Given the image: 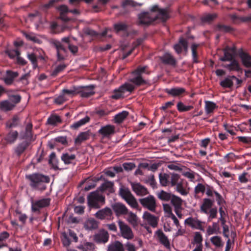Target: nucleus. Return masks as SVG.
Here are the masks:
<instances>
[{"instance_id": "5", "label": "nucleus", "mask_w": 251, "mask_h": 251, "mask_svg": "<svg viewBox=\"0 0 251 251\" xmlns=\"http://www.w3.org/2000/svg\"><path fill=\"white\" fill-rule=\"evenodd\" d=\"M119 195L132 208H138V202L128 188L124 186L121 187L119 191Z\"/></svg>"}, {"instance_id": "30", "label": "nucleus", "mask_w": 251, "mask_h": 251, "mask_svg": "<svg viewBox=\"0 0 251 251\" xmlns=\"http://www.w3.org/2000/svg\"><path fill=\"white\" fill-rule=\"evenodd\" d=\"M128 27V25L124 22H120L113 25V30L117 33L120 32H126Z\"/></svg>"}, {"instance_id": "58", "label": "nucleus", "mask_w": 251, "mask_h": 251, "mask_svg": "<svg viewBox=\"0 0 251 251\" xmlns=\"http://www.w3.org/2000/svg\"><path fill=\"white\" fill-rule=\"evenodd\" d=\"M193 108L194 107L192 105H185L181 101L178 102L177 104V109L180 112L188 111L193 109Z\"/></svg>"}, {"instance_id": "28", "label": "nucleus", "mask_w": 251, "mask_h": 251, "mask_svg": "<svg viewBox=\"0 0 251 251\" xmlns=\"http://www.w3.org/2000/svg\"><path fill=\"white\" fill-rule=\"evenodd\" d=\"M230 63L229 64H226L223 65V66L230 71H241V68H240V65L238 61H237L235 59L230 60Z\"/></svg>"}, {"instance_id": "16", "label": "nucleus", "mask_w": 251, "mask_h": 251, "mask_svg": "<svg viewBox=\"0 0 251 251\" xmlns=\"http://www.w3.org/2000/svg\"><path fill=\"white\" fill-rule=\"evenodd\" d=\"M188 42L183 37H181L179 39L178 43L174 46V49L177 54H180L183 50L185 51L188 50Z\"/></svg>"}, {"instance_id": "33", "label": "nucleus", "mask_w": 251, "mask_h": 251, "mask_svg": "<svg viewBox=\"0 0 251 251\" xmlns=\"http://www.w3.org/2000/svg\"><path fill=\"white\" fill-rule=\"evenodd\" d=\"M99 222L93 218L88 219L85 223L84 226L86 229L89 230H93L98 228L99 226Z\"/></svg>"}, {"instance_id": "14", "label": "nucleus", "mask_w": 251, "mask_h": 251, "mask_svg": "<svg viewBox=\"0 0 251 251\" xmlns=\"http://www.w3.org/2000/svg\"><path fill=\"white\" fill-rule=\"evenodd\" d=\"M27 58L31 62L34 69H35L38 67V59L44 61H46L44 55L42 54L38 55L36 52L28 53L27 54Z\"/></svg>"}, {"instance_id": "1", "label": "nucleus", "mask_w": 251, "mask_h": 251, "mask_svg": "<svg viewBox=\"0 0 251 251\" xmlns=\"http://www.w3.org/2000/svg\"><path fill=\"white\" fill-rule=\"evenodd\" d=\"M29 181L30 186L34 190L43 192L47 189V184L50 181V177L40 173H33L26 176Z\"/></svg>"}, {"instance_id": "12", "label": "nucleus", "mask_w": 251, "mask_h": 251, "mask_svg": "<svg viewBox=\"0 0 251 251\" xmlns=\"http://www.w3.org/2000/svg\"><path fill=\"white\" fill-rule=\"evenodd\" d=\"M204 222H201L196 218L189 217L185 219V224L191 228L199 229L204 231L202 224Z\"/></svg>"}, {"instance_id": "2", "label": "nucleus", "mask_w": 251, "mask_h": 251, "mask_svg": "<svg viewBox=\"0 0 251 251\" xmlns=\"http://www.w3.org/2000/svg\"><path fill=\"white\" fill-rule=\"evenodd\" d=\"M32 127L33 125L31 122L27 123L25 126V132L23 133H21V139H25L26 141L18 144L15 149V153L19 156L25 151L29 145V142L32 140L33 137Z\"/></svg>"}, {"instance_id": "18", "label": "nucleus", "mask_w": 251, "mask_h": 251, "mask_svg": "<svg viewBox=\"0 0 251 251\" xmlns=\"http://www.w3.org/2000/svg\"><path fill=\"white\" fill-rule=\"evenodd\" d=\"M130 185L133 191H134L137 195L144 196L148 194L147 189L140 183L131 182Z\"/></svg>"}, {"instance_id": "29", "label": "nucleus", "mask_w": 251, "mask_h": 251, "mask_svg": "<svg viewBox=\"0 0 251 251\" xmlns=\"http://www.w3.org/2000/svg\"><path fill=\"white\" fill-rule=\"evenodd\" d=\"M61 40L62 42L66 44L68 49L73 54H75L78 52V47L74 45L71 43L69 37H63L61 39Z\"/></svg>"}, {"instance_id": "34", "label": "nucleus", "mask_w": 251, "mask_h": 251, "mask_svg": "<svg viewBox=\"0 0 251 251\" xmlns=\"http://www.w3.org/2000/svg\"><path fill=\"white\" fill-rule=\"evenodd\" d=\"M67 65L65 64H61L56 66L54 69L50 71V76L55 77L60 73L62 72L66 68Z\"/></svg>"}, {"instance_id": "63", "label": "nucleus", "mask_w": 251, "mask_h": 251, "mask_svg": "<svg viewBox=\"0 0 251 251\" xmlns=\"http://www.w3.org/2000/svg\"><path fill=\"white\" fill-rule=\"evenodd\" d=\"M6 53L11 59L16 58L19 55L21 54L20 51L17 49L8 50L6 51Z\"/></svg>"}, {"instance_id": "6", "label": "nucleus", "mask_w": 251, "mask_h": 251, "mask_svg": "<svg viewBox=\"0 0 251 251\" xmlns=\"http://www.w3.org/2000/svg\"><path fill=\"white\" fill-rule=\"evenodd\" d=\"M157 16L151 12L143 11L138 15V25L148 26L156 20Z\"/></svg>"}, {"instance_id": "55", "label": "nucleus", "mask_w": 251, "mask_h": 251, "mask_svg": "<svg viewBox=\"0 0 251 251\" xmlns=\"http://www.w3.org/2000/svg\"><path fill=\"white\" fill-rule=\"evenodd\" d=\"M127 220L133 226H136L138 224V218L136 214L132 212H128Z\"/></svg>"}, {"instance_id": "59", "label": "nucleus", "mask_w": 251, "mask_h": 251, "mask_svg": "<svg viewBox=\"0 0 251 251\" xmlns=\"http://www.w3.org/2000/svg\"><path fill=\"white\" fill-rule=\"evenodd\" d=\"M176 191L179 193L182 196H187L188 194V191H187L184 187L182 180H181L179 183L176 185Z\"/></svg>"}, {"instance_id": "13", "label": "nucleus", "mask_w": 251, "mask_h": 251, "mask_svg": "<svg viewBox=\"0 0 251 251\" xmlns=\"http://www.w3.org/2000/svg\"><path fill=\"white\" fill-rule=\"evenodd\" d=\"M113 211L117 216L127 215L128 209L126 206L121 202H116L111 205Z\"/></svg>"}, {"instance_id": "57", "label": "nucleus", "mask_w": 251, "mask_h": 251, "mask_svg": "<svg viewBox=\"0 0 251 251\" xmlns=\"http://www.w3.org/2000/svg\"><path fill=\"white\" fill-rule=\"evenodd\" d=\"M229 17L232 21L235 24L238 23L240 22H247L251 21V20H245L247 18L250 17V16L246 17H238L235 14H232L230 15Z\"/></svg>"}, {"instance_id": "8", "label": "nucleus", "mask_w": 251, "mask_h": 251, "mask_svg": "<svg viewBox=\"0 0 251 251\" xmlns=\"http://www.w3.org/2000/svg\"><path fill=\"white\" fill-rule=\"evenodd\" d=\"M139 201L143 207L152 212L155 211L156 202V200L153 196L149 195L146 198L140 199Z\"/></svg>"}, {"instance_id": "23", "label": "nucleus", "mask_w": 251, "mask_h": 251, "mask_svg": "<svg viewBox=\"0 0 251 251\" xmlns=\"http://www.w3.org/2000/svg\"><path fill=\"white\" fill-rule=\"evenodd\" d=\"M238 55L244 66L247 68L251 67V55L242 50L239 51Z\"/></svg>"}, {"instance_id": "4", "label": "nucleus", "mask_w": 251, "mask_h": 251, "mask_svg": "<svg viewBox=\"0 0 251 251\" xmlns=\"http://www.w3.org/2000/svg\"><path fill=\"white\" fill-rule=\"evenodd\" d=\"M50 43L51 46L56 50L57 60L62 61L65 60L68 54L66 44L62 42L61 40L59 41L56 39L51 40Z\"/></svg>"}, {"instance_id": "24", "label": "nucleus", "mask_w": 251, "mask_h": 251, "mask_svg": "<svg viewBox=\"0 0 251 251\" xmlns=\"http://www.w3.org/2000/svg\"><path fill=\"white\" fill-rule=\"evenodd\" d=\"M206 194L207 196L210 197H213V194H215L216 197V200L217 202L218 205L219 206H221L223 203H225V201L224 200L221 195L217 191L213 190L210 188H207L206 191Z\"/></svg>"}, {"instance_id": "44", "label": "nucleus", "mask_w": 251, "mask_h": 251, "mask_svg": "<svg viewBox=\"0 0 251 251\" xmlns=\"http://www.w3.org/2000/svg\"><path fill=\"white\" fill-rule=\"evenodd\" d=\"M159 181L161 185L166 186L170 184V174L160 173L159 175Z\"/></svg>"}, {"instance_id": "62", "label": "nucleus", "mask_w": 251, "mask_h": 251, "mask_svg": "<svg viewBox=\"0 0 251 251\" xmlns=\"http://www.w3.org/2000/svg\"><path fill=\"white\" fill-rule=\"evenodd\" d=\"M217 208L216 207H213L208 210V221H210L211 220L216 218L217 216Z\"/></svg>"}, {"instance_id": "32", "label": "nucleus", "mask_w": 251, "mask_h": 251, "mask_svg": "<svg viewBox=\"0 0 251 251\" xmlns=\"http://www.w3.org/2000/svg\"><path fill=\"white\" fill-rule=\"evenodd\" d=\"M161 61L165 64L170 65L172 66H175L176 65V59L169 53L165 54L161 57Z\"/></svg>"}, {"instance_id": "40", "label": "nucleus", "mask_w": 251, "mask_h": 251, "mask_svg": "<svg viewBox=\"0 0 251 251\" xmlns=\"http://www.w3.org/2000/svg\"><path fill=\"white\" fill-rule=\"evenodd\" d=\"M109 251H124L123 245L119 241H115L108 246Z\"/></svg>"}, {"instance_id": "45", "label": "nucleus", "mask_w": 251, "mask_h": 251, "mask_svg": "<svg viewBox=\"0 0 251 251\" xmlns=\"http://www.w3.org/2000/svg\"><path fill=\"white\" fill-rule=\"evenodd\" d=\"M182 180L180 176L176 173L170 174V183L172 186H175Z\"/></svg>"}, {"instance_id": "53", "label": "nucleus", "mask_w": 251, "mask_h": 251, "mask_svg": "<svg viewBox=\"0 0 251 251\" xmlns=\"http://www.w3.org/2000/svg\"><path fill=\"white\" fill-rule=\"evenodd\" d=\"M113 186V182L109 181H106L103 183L99 187H98L97 191H98L99 192L100 191L103 192L106 190L112 188Z\"/></svg>"}, {"instance_id": "50", "label": "nucleus", "mask_w": 251, "mask_h": 251, "mask_svg": "<svg viewBox=\"0 0 251 251\" xmlns=\"http://www.w3.org/2000/svg\"><path fill=\"white\" fill-rule=\"evenodd\" d=\"M171 201L172 204L174 206L175 209H179L180 208L182 202V200L180 198L173 195L171 199Z\"/></svg>"}, {"instance_id": "42", "label": "nucleus", "mask_w": 251, "mask_h": 251, "mask_svg": "<svg viewBox=\"0 0 251 251\" xmlns=\"http://www.w3.org/2000/svg\"><path fill=\"white\" fill-rule=\"evenodd\" d=\"M75 155L70 154L68 153L62 154L61 157V160L64 162L65 164H70L72 163V161L75 159Z\"/></svg>"}, {"instance_id": "43", "label": "nucleus", "mask_w": 251, "mask_h": 251, "mask_svg": "<svg viewBox=\"0 0 251 251\" xmlns=\"http://www.w3.org/2000/svg\"><path fill=\"white\" fill-rule=\"evenodd\" d=\"M58 160L56 158L55 153L53 152L50 155V159L49 163L51 165L52 167L55 170H59V168L58 166Z\"/></svg>"}, {"instance_id": "26", "label": "nucleus", "mask_w": 251, "mask_h": 251, "mask_svg": "<svg viewBox=\"0 0 251 251\" xmlns=\"http://www.w3.org/2000/svg\"><path fill=\"white\" fill-rule=\"evenodd\" d=\"M132 75L133 76L132 78L130 79V81L135 85L139 86L148 83V81L144 79L142 75Z\"/></svg>"}, {"instance_id": "64", "label": "nucleus", "mask_w": 251, "mask_h": 251, "mask_svg": "<svg viewBox=\"0 0 251 251\" xmlns=\"http://www.w3.org/2000/svg\"><path fill=\"white\" fill-rule=\"evenodd\" d=\"M62 93L64 94L75 96L77 95V86H73L70 89H64L62 90Z\"/></svg>"}, {"instance_id": "54", "label": "nucleus", "mask_w": 251, "mask_h": 251, "mask_svg": "<svg viewBox=\"0 0 251 251\" xmlns=\"http://www.w3.org/2000/svg\"><path fill=\"white\" fill-rule=\"evenodd\" d=\"M219 230L218 223H213L212 226H209L207 227L206 233L208 235H210L213 234H217Z\"/></svg>"}, {"instance_id": "36", "label": "nucleus", "mask_w": 251, "mask_h": 251, "mask_svg": "<svg viewBox=\"0 0 251 251\" xmlns=\"http://www.w3.org/2000/svg\"><path fill=\"white\" fill-rule=\"evenodd\" d=\"M199 47V45L195 43L192 44L191 46L192 57L193 62L194 63H198L200 62V61L199 60V55L197 51V50Z\"/></svg>"}, {"instance_id": "61", "label": "nucleus", "mask_w": 251, "mask_h": 251, "mask_svg": "<svg viewBox=\"0 0 251 251\" xmlns=\"http://www.w3.org/2000/svg\"><path fill=\"white\" fill-rule=\"evenodd\" d=\"M95 246L94 243L91 242H86L83 245H80L78 248L82 251H89L95 249Z\"/></svg>"}, {"instance_id": "20", "label": "nucleus", "mask_w": 251, "mask_h": 251, "mask_svg": "<svg viewBox=\"0 0 251 251\" xmlns=\"http://www.w3.org/2000/svg\"><path fill=\"white\" fill-rule=\"evenodd\" d=\"M164 92L168 95L176 97L182 96L186 92V90L182 87H174L171 89L166 88Z\"/></svg>"}, {"instance_id": "37", "label": "nucleus", "mask_w": 251, "mask_h": 251, "mask_svg": "<svg viewBox=\"0 0 251 251\" xmlns=\"http://www.w3.org/2000/svg\"><path fill=\"white\" fill-rule=\"evenodd\" d=\"M205 104V110L207 114L213 113L214 110L218 108L216 104L213 101H206Z\"/></svg>"}, {"instance_id": "9", "label": "nucleus", "mask_w": 251, "mask_h": 251, "mask_svg": "<svg viewBox=\"0 0 251 251\" xmlns=\"http://www.w3.org/2000/svg\"><path fill=\"white\" fill-rule=\"evenodd\" d=\"M94 215L100 220L110 221L113 218L112 210L108 207L98 210Z\"/></svg>"}, {"instance_id": "31", "label": "nucleus", "mask_w": 251, "mask_h": 251, "mask_svg": "<svg viewBox=\"0 0 251 251\" xmlns=\"http://www.w3.org/2000/svg\"><path fill=\"white\" fill-rule=\"evenodd\" d=\"M91 134L90 130L81 132L78 134L75 142V144H81L82 142L88 140Z\"/></svg>"}, {"instance_id": "51", "label": "nucleus", "mask_w": 251, "mask_h": 251, "mask_svg": "<svg viewBox=\"0 0 251 251\" xmlns=\"http://www.w3.org/2000/svg\"><path fill=\"white\" fill-rule=\"evenodd\" d=\"M216 30L218 31L227 33L233 31V28L230 26L222 24H218L216 26Z\"/></svg>"}, {"instance_id": "19", "label": "nucleus", "mask_w": 251, "mask_h": 251, "mask_svg": "<svg viewBox=\"0 0 251 251\" xmlns=\"http://www.w3.org/2000/svg\"><path fill=\"white\" fill-rule=\"evenodd\" d=\"M236 49L235 48L226 47L224 50V55L220 58V60L222 61H230L234 59V54L235 53Z\"/></svg>"}, {"instance_id": "39", "label": "nucleus", "mask_w": 251, "mask_h": 251, "mask_svg": "<svg viewBox=\"0 0 251 251\" xmlns=\"http://www.w3.org/2000/svg\"><path fill=\"white\" fill-rule=\"evenodd\" d=\"M20 118L15 115L10 120H9L6 124V126L7 128H11L15 127L20 125Z\"/></svg>"}, {"instance_id": "15", "label": "nucleus", "mask_w": 251, "mask_h": 251, "mask_svg": "<svg viewBox=\"0 0 251 251\" xmlns=\"http://www.w3.org/2000/svg\"><path fill=\"white\" fill-rule=\"evenodd\" d=\"M109 239V234L107 231L101 230L94 236V240L97 244H105Z\"/></svg>"}, {"instance_id": "25", "label": "nucleus", "mask_w": 251, "mask_h": 251, "mask_svg": "<svg viewBox=\"0 0 251 251\" xmlns=\"http://www.w3.org/2000/svg\"><path fill=\"white\" fill-rule=\"evenodd\" d=\"M156 234L159 238V242L163 245L167 249L170 248V242L167 237L165 235L162 230H158L156 231Z\"/></svg>"}, {"instance_id": "49", "label": "nucleus", "mask_w": 251, "mask_h": 251, "mask_svg": "<svg viewBox=\"0 0 251 251\" xmlns=\"http://www.w3.org/2000/svg\"><path fill=\"white\" fill-rule=\"evenodd\" d=\"M62 120L60 117L59 116L54 115H51L49 118H48L47 120V123L49 125L52 126H56L58 123H61Z\"/></svg>"}, {"instance_id": "46", "label": "nucleus", "mask_w": 251, "mask_h": 251, "mask_svg": "<svg viewBox=\"0 0 251 251\" xmlns=\"http://www.w3.org/2000/svg\"><path fill=\"white\" fill-rule=\"evenodd\" d=\"M212 244L217 248H221L224 246L222 238L219 236H214L210 239Z\"/></svg>"}, {"instance_id": "56", "label": "nucleus", "mask_w": 251, "mask_h": 251, "mask_svg": "<svg viewBox=\"0 0 251 251\" xmlns=\"http://www.w3.org/2000/svg\"><path fill=\"white\" fill-rule=\"evenodd\" d=\"M217 17L216 14H207L203 15L201 20L203 23H210L214 21Z\"/></svg>"}, {"instance_id": "35", "label": "nucleus", "mask_w": 251, "mask_h": 251, "mask_svg": "<svg viewBox=\"0 0 251 251\" xmlns=\"http://www.w3.org/2000/svg\"><path fill=\"white\" fill-rule=\"evenodd\" d=\"M231 76L229 75L221 81L220 82V86L224 88H231L233 86V82Z\"/></svg>"}, {"instance_id": "21", "label": "nucleus", "mask_w": 251, "mask_h": 251, "mask_svg": "<svg viewBox=\"0 0 251 251\" xmlns=\"http://www.w3.org/2000/svg\"><path fill=\"white\" fill-rule=\"evenodd\" d=\"M215 201L209 198H204L200 207L201 211L205 214H208V210L213 208Z\"/></svg>"}, {"instance_id": "22", "label": "nucleus", "mask_w": 251, "mask_h": 251, "mask_svg": "<svg viewBox=\"0 0 251 251\" xmlns=\"http://www.w3.org/2000/svg\"><path fill=\"white\" fill-rule=\"evenodd\" d=\"M143 218L152 227H155L157 226L158 218L148 211L144 213Z\"/></svg>"}, {"instance_id": "41", "label": "nucleus", "mask_w": 251, "mask_h": 251, "mask_svg": "<svg viewBox=\"0 0 251 251\" xmlns=\"http://www.w3.org/2000/svg\"><path fill=\"white\" fill-rule=\"evenodd\" d=\"M90 121V118L88 116H85L84 118L81 119L79 121L74 123L73 124L71 125V128L74 129H77L79 127L85 125Z\"/></svg>"}, {"instance_id": "47", "label": "nucleus", "mask_w": 251, "mask_h": 251, "mask_svg": "<svg viewBox=\"0 0 251 251\" xmlns=\"http://www.w3.org/2000/svg\"><path fill=\"white\" fill-rule=\"evenodd\" d=\"M155 15L157 16L156 20L160 19L164 22L167 21L169 18L167 10L164 9H160L157 14H155Z\"/></svg>"}, {"instance_id": "48", "label": "nucleus", "mask_w": 251, "mask_h": 251, "mask_svg": "<svg viewBox=\"0 0 251 251\" xmlns=\"http://www.w3.org/2000/svg\"><path fill=\"white\" fill-rule=\"evenodd\" d=\"M14 106L15 105L8 100H4L0 103V108L6 111L12 110Z\"/></svg>"}, {"instance_id": "17", "label": "nucleus", "mask_w": 251, "mask_h": 251, "mask_svg": "<svg viewBox=\"0 0 251 251\" xmlns=\"http://www.w3.org/2000/svg\"><path fill=\"white\" fill-rule=\"evenodd\" d=\"M115 126L111 125H107L102 126L98 131L99 134L103 137H108L115 133Z\"/></svg>"}, {"instance_id": "11", "label": "nucleus", "mask_w": 251, "mask_h": 251, "mask_svg": "<svg viewBox=\"0 0 251 251\" xmlns=\"http://www.w3.org/2000/svg\"><path fill=\"white\" fill-rule=\"evenodd\" d=\"M118 225L122 236L126 239L130 240L134 237L131 228L122 221H119Z\"/></svg>"}, {"instance_id": "60", "label": "nucleus", "mask_w": 251, "mask_h": 251, "mask_svg": "<svg viewBox=\"0 0 251 251\" xmlns=\"http://www.w3.org/2000/svg\"><path fill=\"white\" fill-rule=\"evenodd\" d=\"M203 241V237L201 234L200 232H195L194 233V242L196 244V246H203L202 242Z\"/></svg>"}, {"instance_id": "3", "label": "nucleus", "mask_w": 251, "mask_h": 251, "mask_svg": "<svg viewBox=\"0 0 251 251\" xmlns=\"http://www.w3.org/2000/svg\"><path fill=\"white\" fill-rule=\"evenodd\" d=\"M105 203V197L98 191L91 192L87 196V204L90 208L99 209Z\"/></svg>"}, {"instance_id": "10", "label": "nucleus", "mask_w": 251, "mask_h": 251, "mask_svg": "<svg viewBox=\"0 0 251 251\" xmlns=\"http://www.w3.org/2000/svg\"><path fill=\"white\" fill-rule=\"evenodd\" d=\"M95 88L94 85L77 86V95H79L82 98H89L95 94Z\"/></svg>"}, {"instance_id": "38", "label": "nucleus", "mask_w": 251, "mask_h": 251, "mask_svg": "<svg viewBox=\"0 0 251 251\" xmlns=\"http://www.w3.org/2000/svg\"><path fill=\"white\" fill-rule=\"evenodd\" d=\"M128 115V112L126 111H123L119 113L114 116V123L118 124L122 123L127 117Z\"/></svg>"}, {"instance_id": "52", "label": "nucleus", "mask_w": 251, "mask_h": 251, "mask_svg": "<svg viewBox=\"0 0 251 251\" xmlns=\"http://www.w3.org/2000/svg\"><path fill=\"white\" fill-rule=\"evenodd\" d=\"M172 195L171 193L162 190L158 194L157 196L160 200L168 201L171 200Z\"/></svg>"}, {"instance_id": "7", "label": "nucleus", "mask_w": 251, "mask_h": 251, "mask_svg": "<svg viewBox=\"0 0 251 251\" xmlns=\"http://www.w3.org/2000/svg\"><path fill=\"white\" fill-rule=\"evenodd\" d=\"M134 89V87L133 85L128 83H126L113 91L111 98L113 99L118 100L123 97V95L126 92H131Z\"/></svg>"}, {"instance_id": "27", "label": "nucleus", "mask_w": 251, "mask_h": 251, "mask_svg": "<svg viewBox=\"0 0 251 251\" xmlns=\"http://www.w3.org/2000/svg\"><path fill=\"white\" fill-rule=\"evenodd\" d=\"M19 133L17 131L10 130L5 137V140L7 143L13 144L17 139Z\"/></svg>"}]
</instances>
